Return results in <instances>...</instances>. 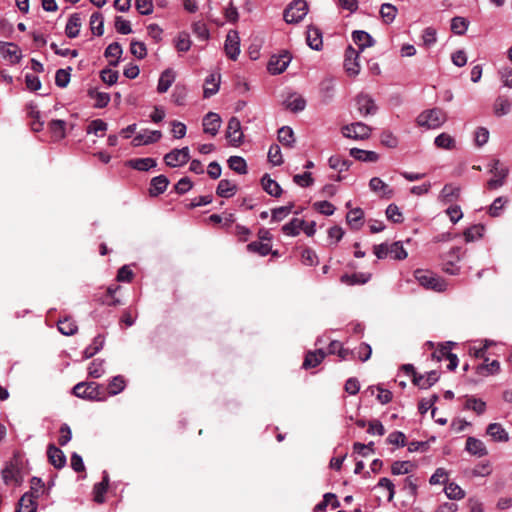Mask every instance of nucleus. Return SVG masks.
Segmentation results:
<instances>
[{"instance_id":"obj_1","label":"nucleus","mask_w":512,"mask_h":512,"mask_svg":"<svg viewBox=\"0 0 512 512\" xmlns=\"http://www.w3.org/2000/svg\"><path fill=\"white\" fill-rule=\"evenodd\" d=\"M73 394L89 401H105L107 396L103 387L96 382H79L73 387Z\"/></svg>"},{"instance_id":"obj_2","label":"nucleus","mask_w":512,"mask_h":512,"mask_svg":"<svg viewBox=\"0 0 512 512\" xmlns=\"http://www.w3.org/2000/svg\"><path fill=\"white\" fill-rule=\"evenodd\" d=\"M446 113L440 108H432L421 112L416 122L418 126L427 129H437L446 122Z\"/></svg>"},{"instance_id":"obj_3","label":"nucleus","mask_w":512,"mask_h":512,"mask_svg":"<svg viewBox=\"0 0 512 512\" xmlns=\"http://www.w3.org/2000/svg\"><path fill=\"white\" fill-rule=\"evenodd\" d=\"M414 276L418 283L426 289L436 292H443L447 289L445 280L431 271L417 269L414 272Z\"/></svg>"},{"instance_id":"obj_4","label":"nucleus","mask_w":512,"mask_h":512,"mask_svg":"<svg viewBox=\"0 0 512 512\" xmlns=\"http://www.w3.org/2000/svg\"><path fill=\"white\" fill-rule=\"evenodd\" d=\"M342 135L353 140H366L370 138L372 128L363 122H354L341 129Z\"/></svg>"},{"instance_id":"obj_5","label":"nucleus","mask_w":512,"mask_h":512,"mask_svg":"<svg viewBox=\"0 0 512 512\" xmlns=\"http://www.w3.org/2000/svg\"><path fill=\"white\" fill-rule=\"evenodd\" d=\"M307 13L308 3L305 0H295L285 9L284 19L287 23H298Z\"/></svg>"},{"instance_id":"obj_6","label":"nucleus","mask_w":512,"mask_h":512,"mask_svg":"<svg viewBox=\"0 0 512 512\" xmlns=\"http://www.w3.org/2000/svg\"><path fill=\"white\" fill-rule=\"evenodd\" d=\"M490 173L493 174L487 182V187L490 190H496L505 184L506 177L508 176V168L503 166L499 160H494L490 165Z\"/></svg>"},{"instance_id":"obj_7","label":"nucleus","mask_w":512,"mask_h":512,"mask_svg":"<svg viewBox=\"0 0 512 512\" xmlns=\"http://www.w3.org/2000/svg\"><path fill=\"white\" fill-rule=\"evenodd\" d=\"M190 160V150L188 147L173 149L164 156L167 166L175 168L185 165Z\"/></svg>"},{"instance_id":"obj_8","label":"nucleus","mask_w":512,"mask_h":512,"mask_svg":"<svg viewBox=\"0 0 512 512\" xmlns=\"http://www.w3.org/2000/svg\"><path fill=\"white\" fill-rule=\"evenodd\" d=\"M2 479L6 485H19L22 482L21 469L16 461L6 464L2 470Z\"/></svg>"},{"instance_id":"obj_9","label":"nucleus","mask_w":512,"mask_h":512,"mask_svg":"<svg viewBox=\"0 0 512 512\" xmlns=\"http://www.w3.org/2000/svg\"><path fill=\"white\" fill-rule=\"evenodd\" d=\"M226 138L233 146H238L243 139V132L241 130V123L236 117L230 118L226 130Z\"/></svg>"},{"instance_id":"obj_10","label":"nucleus","mask_w":512,"mask_h":512,"mask_svg":"<svg viewBox=\"0 0 512 512\" xmlns=\"http://www.w3.org/2000/svg\"><path fill=\"white\" fill-rule=\"evenodd\" d=\"M356 105L359 113L366 117L374 115L377 112V106L371 96L365 93H360L356 98Z\"/></svg>"},{"instance_id":"obj_11","label":"nucleus","mask_w":512,"mask_h":512,"mask_svg":"<svg viewBox=\"0 0 512 512\" xmlns=\"http://www.w3.org/2000/svg\"><path fill=\"white\" fill-rule=\"evenodd\" d=\"M359 52L349 46L345 53L344 67L350 76H356L360 72V65L358 62Z\"/></svg>"},{"instance_id":"obj_12","label":"nucleus","mask_w":512,"mask_h":512,"mask_svg":"<svg viewBox=\"0 0 512 512\" xmlns=\"http://www.w3.org/2000/svg\"><path fill=\"white\" fill-rule=\"evenodd\" d=\"M224 49L226 55L231 60H236L240 54V40L236 31H230L227 34Z\"/></svg>"},{"instance_id":"obj_13","label":"nucleus","mask_w":512,"mask_h":512,"mask_svg":"<svg viewBox=\"0 0 512 512\" xmlns=\"http://www.w3.org/2000/svg\"><path fill=\"white\" fill-rule=\"evenodd\" d=\"M290 61L291 57L287 53L272 56L268 63V71L273 75L281 74L287 69Z\"/></svg>"},{"instance_id":"obj_14","label":"nucleus","mask_w":512,"mask_h":512,"mask_svg":"<svg viewBox=\"0 0 512 512\" xmlns=\"http://www.w3.org/2000/svg\"><path fill=\"white\" fill-rule=\"evenodd\" d=\"M221 122V117L217 113L209 112L203 118V131L211 136H216Z\"/></svg>"},{"instance_id":"obj_15","label":"nucleus","mask_w":512,"mask_h":512,"mask_svg":"<svg viewBox=\"0 0 512 512\" xmlns=\"http://www.w3.org/2000/svg\"><path fill=\"white\" fill-rule=\"evenodd\" d=\"M161 137L162 133L159 130H143L134 137L133 145H149L159 141Z\"/></svg>"},{"instance_id":"obj_16","label":"nucleus","mask_w":512,"mask_h":512,"mask_svg":"<svg viewBox=\"0 0 512 512\" xmlns=\"http://www.w3.org/2000/svg\"><path fill=\"white\" fill-rule=\"evenodd\" d=\"M369 188L381 198L390 199L393 196V190L379 177L370 179Z\"/></svg>"},{"instance_id":"obj_17","label":"nucleus","mask_w":512,"mask_h":512,"mask_svg":"<svg viewBox=\"0 0 512 512\" xmlns=\"http://www.w3.org/2000/svg\"><path fill=\"white\" fill-rule=\"evenodd\" d=\"M0 53L4 58H8L12 63H19L22 58L19 47L10 42H0Z\"/></svg>"},{"instance_id":"obj_18","label":"nucleus","mask_w":512,"mask_h":512,"mask_svg":"<svg viewBox=\"0 0 512 512\" xmlns=\"http://www.w3.org/2000/svg\"><path fill=\"white\" fill-rule=\"evenodd\" d=\"M460 196V187L458 186H454L452 184H446L439 196H438V200L440 203L446 205V204H449V203H452L456 200H458Z\"/></svg>"},{"instance_id":"obj_19","label":"nucleus","mask_w":512,"mask_h":512,"mask_svg":"<svg viewBox=\"0 0 512 512\" xmlns=\"http://www.w3.org/2000/svg\"><path fill=\"white\" fill-rule=\"evenodd\" d=\"M465 450L471 455L483 457L488 454L487 448L483 441L475 437H468L466 440Z\"/></svg>"},{"instance_id":"obj_20","label":"nucleus","mask_w":512,"mask_h":512,"mask_svg":"<svg viewBox=\"0 0 512 512\" xmlns=\"http://www.w3.org/2000/svg\"><path fill=\"white\" fill-rule=\"evenodd\" d=\"M47 455L50 463L57 469H61L66 464V456L61 449L53 444L48 446Z\"/></svg>"},{"instance_id":"obj_21","label":"nucleus","mask_w":512,"mask_h":512,"mask_svg":"<svg viewBox=\"0 0 512 512\" xmlns=\"http://www.w3.org/2000/svg\"><path fill=\"white\" fill-rule=\"evenodd\" d=\"M176 79V73L173 69H165L158 80L157 91L159 93H165L169 90Z\"/></svg>"},{"instance_id":"obj_22","label":"nucleus","mask_w":512,"mask_h":512,"mask_svg":"<svg viewBox=\"0 0 512 512\" xmlns=\"http://www.w3.org/2000/svg\"><path fill=\"white\" fill-rule=\"evenodd\" d=\"M169 185V179L165 175L153 177L150 181L149 194L156 197L164 193Z\"/></svg>"},{"instance_id":"obj_23","label":"nucleus","mask_w":512,"mask_h":512,"mask_svg":"<svg viewBox=\"0 0 512 512\" xmlns=\"http://www.w3.org/2000/svg\"><path fill=\"white\" fill-rule=\"evenodd\" d=\"M486 433L495 442H507L509 434L500 423H491L487 426Z\"/></svg>"},{"instance_id":"obj_24","label":"nucleus","mask_w":512,"mask_h":512,"mask_svg":"<svg viewBox=\"0 0 512 512\" xmlns=\"http://www.w3.org/2000/svg\"><path fill=\"white\" fill-rule=\"evenodd\" d=\"M220 86V74L211 73L205 79L203 95L205 98H210L215 95Z\"/></svg>"},{"instance_id":"obj_25","label":"nucleus","mask_w":512,"mask_h":512,"mask_svg":"<svg viewBox=\"0 0 512 512\" xmlns=\"http://www.w3.org/2000/svg\"><path fill=\"white\" fill-rule=\"evenodd\" d=\"M284 105L290 111L297 113L305 109L306 100L304 99L303 96L297 93H292L285 99Z\"/></svg>"},{"instance_id":"obj_26","label":"nucleus","mask_w":512,"mask_h":512,"mask_svg":"<svg viewBox=\"0 0 512 512\" xmlns=\"http://www.w3.org/2000/svg\"><path fill=\"white\" fill-rule=\"evenodd\" d=\"M306 40H307V44L309 45V47L311 49L316 50V51L321 50V48L323 46V40H322V33L318 28H316L314 26H309L307 29Z\"/></svg>"},{"instance_id":"obj_27","label":"nucleus","mask_w":512,"mask_h":512,"mask_svg":"<svg viewBox=\"0 0 512 512\" xmlns=\"http://www.w3.org/2000/svg\"><path fill=\"white\" fill-rule=\"evenodd\" d=\"M109 475L106 471L103 472V479L101 482L96 483L93 487V496L96 503H103L105 501L104 495L108 490Z\"/></svg>"},{"instance_id":"obj_28","label":"nucleus","mask_w":512,"mask_h":512,"mask_svg":"<svg viewBox=\"0 0 512 512\" xmlns=\"http://www.w3.org/2000/svg\"><path fill=\"white\" fill-rule=\"evenodd\" d=\"M37 499L31 493H24L18 501L16 512H37Z\"/></svg>"},{"instance_id":"obj_29","label":"nucleus","mask_w":512,"mask_h":512,"mask_svg":"<svg viewBox=\"0 0 512 512\" xmlns=\"http://www.w3.org/2000/svg\"><path fill=\"white\" fill-rule=\"evenodd\" d=\"M127 165L138 171H149L157 166V161L154 158H136L127 162Z\"/></svg>"},{"instance_id":"obj_30","label":"nucleus","mask_w":512,"mask_h":512,"mask_svg":"<svg viewBox=\"0 0 512 512\" xmlns=\"http://www.w3.org/2000/svg\"><path fill=\"white\" fill-rule=\"evenodd\" d=\"M352 39L354 43L359 47L360 51H363L366 47L373 46L374 44L372 36L363 30L354 31L352 33Z\"/></svg>"},{"instance_id":"obj_31","label":"nucleus","mask_w":512,"mask_h":512,"mask_svg":"<svg viewBox=\"0 0 512 512\" xmlns=\"http://www.w3.org/2000/svg\"><path fill=\"white\" fill-rule=\"evenodd\" d=\"M236 191V184L228 179L220 180L216 189L217 195L222 198H230L235 195Z\"/></svg>"},{"instance_id":"obj_32","label":"nucleus","mask_w":512,"mask_h":512,"mask_svg":"<svg viewBox=\"0 0 512 512\" xmlns=\"http://www.w3.org/2000/svg\"><path fill=\"white\" fill-rule=\"evenodd\" d=\"M512 103L506 96H498L493 104V112L497 117L507 115L511 110Z\"/></svg>"},{"instance_id":"obj_33","label":"nucleus","mask_w":512,"mask_h":512,"mask_svg":"<svg viewBox=\"0 0 512 512\" xmlns=\"http://www.w3.org/2000/svg\"><path fill=\"white\" fill-rule=\"evenodd\" d=\"M439 379L437 371H430L426 375H419L414 378V384L421 389H428L434 385Z\"/></svg>"},{"instance_id":"obj_34","label":"nucleus","mask_w":512,"mask_h":512,"mask_svg":"<svg viewBox=\"0 0 512 512\" xmlns=\"http://www.w3.org/2000/svg\"><path fill=\"white\" fill-rule=\"evenodd\" d=\"M349 154L354 159L362 162H376L379 159L376 152L359 148H351Z\"/></svg>"},{"instance_id":"obj_35","label":"nucleus","mask_w":512,"mask_h":512,"mask_svg":"<svg viewBox=\"0 0 512 512\" xmlns=\"http://www.w3.org/2000/svg\"><path fill=\"white\" fill-rule=\"evenodd\" d=\"M261 184L266 193L273 197H280L282 194V188L280 185L270 178L268 174H265L261 179Z\"/></svg>"},{"instance_id":"obj_36","label":"nucleus","mask_w":512,"mask_h":512,"mask_svg":"<svg viewBox=\"0 0 512 512\" xmlns=\"http://www.w3.org/2000/svg\"><path fill=\"white\" fill-rule=\"evenodd\" d=\"M305 221L299 218H293L288 223L282 226V232L291 237L298 236L302 231Z\"/></svg>"},{"instance_id":"obj_37","label":"nucleus","mask_w":512,"mask_h":512,"mask_svg":"<svg viewBox=\"0 0 512 512\" xmlns=\"http://www.w3.org/2000/svg\"><path fill=\"white\" fill-rule=\"evenodd\" d=\"M81 27V17L79 14H72L65 27V33L69 38H75L79 35Z\"/></svg>"},{"instance_id":"obj_38","label":"nucleus","mask_w":512,"mask_h":512,"mask_svg":"<svg viewBox=\"0 0 512 512\" xmlns=\"http://www.w3.org/2000/svg\"><path fill=\"white\" fill-rule=\"evenodd\" d=\"M324 357H325V353L322 349L310 351L306 354V357L303 362V367L305 369L314 368L322 362Z\"/></svg>"},{"instance_id":"obj_39","label":"nucleus","mask_w":512,"mask_h":512,"mask_svg":"<svg viewBox=\"0 0 512 512\" xmlns=\"http://www.w3.org/2000/svg\"><path fill=\"white\" fill-rule=\"evenodd\" d=\"M105 343V338L102 335H97L94 337L92 344L85 348L83 351V357L85 359H89L97 354L103 347Z\"/></svg>"},{"instance_id":"obj_40","label":"nucleus","mask_w":512,"mask_h":512,"mask_svg":"<svg viewBox=\"0 0 512 512\" xmlns=\"http://www.w3.org/2000/svg\"><path fill=\"white\" fill-rule=\"evenodd\" d=\"M126 387V380L122 375L114 376L108 383V395L115 396L121 393Z\"/></svg>"},{"instance_id":"obj_41","label":"nucleus","mask_w":512,"mask_h":512,"mask_svg":"<svg viewBox=\"0 0 512 512\" xmlns=\"http://www.w3.org/2000/svg\"><path fill=\"white\" fill-rule=\"evenodd\" d=\"M49 129L56 140H61L66 136V121L55 119L49 123Z\"/></svg>"},{"instance_id":"obj_42","label":"nucleus","mask_w":512,"mask_h":512,"mask_svg":"<svg viewBox=\"0 0 512 512\" xmlns=\"http://www.w3.org/2000/svg\"><path fill=\"white\" fill-rule=\"evenodd\" d=\"M329 504H331L333 509H336L340 506V502L338 501L336 495L333 493H325L323 495V500L314 507V510L317 512L325 511Z\"/></svg>"},{"instance_id":"obj_43","label":"nucleus","mask_w":512,"mask_h":512,"mask_svg":"<svg viewBox=\"0 0 512 512\" xmlns=\"http://www.w3.org/2000/svg\"><path fill=\"white\" fill-rule=\"evenodd\" d=\"M278 140L286 147L292 148L295 143L294 132L289 126H284L278 131Z\"/></svg>"},{"instance_id":"obj_44","label":"nucleus","mask_w":512,"mask_h":512,"mask_svg":"<svg viewBox=\"0 0 512 512\" xmlns=\"http://www.w3.org/2000/svg\"><path fill=\"white\" fill-rule=\"evenodd\" d=\"M371 278L370 273H355L353 275H342L341 276V282L349 284V285H355V284H365L368 282Z\"/></svg>"},{"instance_id":"obj_45","label":"nucleus","mask_w":512,"mask_h":512,"mask_svg":"<svg viewBox=\"0 0 512 512\" xmlns=\"http://www.w3.org/2000/svg\"><path fill=\"white\" fill-rule=\"evenodd\" d=\"M122 53L123 50L121 45L118 42H113L105 49L104 55L107 58L114 57L115 60L110 61V65L117 66Z\"/></svg>"},{"instance_id":"obj_46","label":"nucleus","mask_w":512,"mask_h":512,"mask_svg":"<svg viewBox=\"0 0 512 512\" xmlns=\"http://www.w3.org/2000/svg\"><path fill=\"white\" fill-rule=\"evenodd\" d=\"M88 95L95 100L94 107L96 108H104L110 102V95L106 92L90 89Z\"/></svg>"},{"instance_id":"obj_47","label":"nucleus","mask_w":512,"mask_h":512,"mask_svg":"<svg viewBox=\"0 0 512 512\" xmlns=\"http://www.w3.org/2000/svg\"><path fill=\"white\" fill-rule=\"evenodd\" d=\"M330 168L334 170H338L339 173L347 171L352 165V161L348 159H343L340 156L334 155L331 156L328 160Z\"/></svg>"},{"instance_id":"obj_48","label":"nucleus","mask_w":512,"mask_h":512,"mask_svg":"<svg viewBox=\"0 0 512 512\" xmlns=\"http://www.w3.org/2000/svg\"><path fill=\"white\" fill-rule=\"evenodd\" d=\"M57 326H58L59 332L66 336L74 335L78 330V327H77L75 321H73L69 318H64L62 320H59L57 323Z\"/></svg>"},{"instance_id":"obj_49","label":"nucleus","mask_w":512,"mask_h":512,"mask_svg":"<svg viewBox=\"0 0 512 512\" xmlns=\"http://www.w3.org/2000/svg\"><path fill=\"white\" fill-rule=\"evenodd\" d=\"M414 467L411 461H395L391 466V473L393 475L409 474Z\"/></svg>"},{"instance_id":"obj_50","label":"nucleus","mask_w":512,"mask_h":512,"mask_svg":"<svg viewBox=\"0 0 512 512\" xmlns=\"http://www.w3.org/2000/svg\"><path fill=\"white\" fill-rule=\"evenodd\" d=\"M108 125L107 123L102 119H95L92 120L89 125L87 126V133L88 134H94L98 137H102L104 135V132L107 130Z\"/></svg>"},{"instance_id":"obj_51","label":"nucleus","mask_w":512,"mask_h":512,"mask_svg":"<svg viewBox=\"0 0 512 512\" xmlns=\"http://www.w3.org/2000/svg\"><path fill=\"white\" fill-rule=\"evenodd\" d=\"M90 26L92 33L101 36L104 33V20L103 16L99 12H95L90 17Z\"/></svg>"},{"instance_id":"obj_52","label":"nucleus","mask_w":512,"mask_h":512,"mask_svg":"<svg viewBox=\"0 0 512 512\" xmlns=\"http://www.w3.org/2000/svg\"><path fill=\"white\" fill-rule=\"evenodd\" d=\"M444 492L451 500H461L465 497L464 490L456 483L451 482L445 486Z\"/></svg>"},{"instance_id":"obj_53","label":"nucleus","mask_w":512,"mask_h":512,"mask_svg":"<svg viewBox=\"0 0 512 512\" xmlns=\"http://www.w3.org/2000/svg\"><path fill=\"white\" fill-rule=\"evenodd\" d=\"M434 144L438 148L451 150L455 147V139L447 133H441L434 139Z\"/></svg>"},{"instance_id":"obj_54","label":"nucleus","mask_w":512,"mask_h":512,"mask_svg":"<svg viewBox=\"0 0 512 512\" xmlns=\"http://www.w3.org/2000/svg\"><path fill=\"white\" fill-rule=\"evenodd\" d=\"M105 361L103 359L93 360L88 367V375L92 378H100L105 374Z\"/></svg>"},{"instance_id":"obj_55","label":"nucleus","mask_w":512,"mask_h":512,"mask_svg":"<svg viewBox=\"0 0 512 512\" xmlns=\"http://www.w3.org/2000/svg\"><path fill=\"white\" fill-rule=\"evenodd\" d=\"M228 166L233 171L237 172L238 174H246L247 173V164L244 158L240 156H231L228 159Z\"/></svg>"},{"instance_id":"obj_56","label":"nucleus","mask_w":512,"mask_h":512,"mask_svg":"<svg viewBox=\"0 0 512 512\" xmlns=\"http://www.w3.org/2000/svg\"><path fill=\"white\" fill-rule=\"evenodd\" d=\"M294 207L293 203H289L286 206H281L272 209L271 211V221L280 222L285 219L291 212Z\"/></svg>"},{"instance_id":"obj_57","label":"nucleus","mask_w":512,"mask_h":512,"mask_svg":"<svg viewBox=\"0 0 512 512\" xmlns=\"http://www.w3.org/2000/svg\"><path fill=\"white\" fill-rule=\"evenodd\" d=\"M247 250L260 256H266L271 252V245L268 242L253 241L247 245Z\"/></svg>"},{"instance_id":"obj_58","label":"nucleus","mask_w":512,"mask_h":512,"mask_svg":"<svg viewBox=\"0 0 512 512\" xmlns=\"http://www.w3.org/2000/svg\"><path fill=\"white\" fill-rule=\"evenodd\" d=\"M483 225H473L464 231V238L466 242H473L480 239L484 233Z\"/></svg>"},{"instance_id":"obj_59","label":"nucleus","mask_w":512,"mask_h":512,"mask_svg":"<svg viewBox=\"0 0 512 512\" xmlns=\"http://www.w3.org/2000/svg\"><path fill=\"white\" fill-rule=\"evenodd\" d=\"M397 12V8L390 3H384L380 8L381 17L386 23L393 22L397 15Z\"/></svg>"},{"instance_id":"obj_60","label":"nucleus","mask_w":512,"mask_h":512,"mask_svg":"<svg viewBox=\"0 0 512 512\" xmlns=\"http://www.w3.org/2000/svg\"><path fill=\"white\" fill-rule=\"evenodd\" d=\"M500 370V363L497 360H493L490 363H484L477 367V373L481 376H488L495 374Z\"/></svg>"},{"instance_id":"obj_61","label":"nucleus","mask_w":512,"mask_h":512,"mask_svg":"<svg viewBox=\"0 0 512 512\" xmlns=\"http://www.w3.org/2000/svg\"><path fill=\"white\" fill-rule=\"evenodd\" d=\"M363 215L364 213L360 208H355L348 212L346 219L352 228L358 229L362 224Z\"/></svg>"},{"instance_id":"obj_62","label":"nucleus","mask_w":512,"mask_h":512,"mask_svg":"<svg viewBox=\"0 0 512 512\" xmlns=\"http://www.w3.org/2000/svg\"><path fill=\"white\" fill-rule=\"evenodd\" d=\"M468 28V21L463 17H454L451 20V30L457 35H463Z\"/></svg>"},{"instance_id":"obj_63","label":"nucleus","mask_w":512,"mask_h":512,"mask_svg":"<svg viewBox=\"0 0 512 512\" xmlns=\"http://www.w3.org/2000/svg\"><path fill=\"white\" fill-rule=\"evenodd\" d=\"M334 80L332 78L324 79L320 84V91L325 101H330L334 95Z\"/></svg>"},{"instance_id":"obj_64","label":"nucleus","mask_w":512,"mask_h":512,"mask_svg":"<svg viewBox=\"0 0 512 512\" xmlns=\"http://www.w3.org/2000/svg\"><path fill=\"white\" fill-rule=\"evenodd\" d=\"M192 42L187 33H179L176 40L175 46L179 52H187L191 48Z\"/></svg>"}]
</instances>
